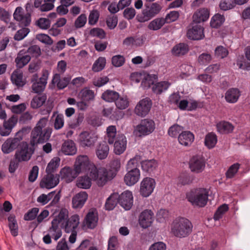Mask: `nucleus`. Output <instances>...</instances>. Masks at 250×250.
<instances>
[{
  "mask_svg": "<svg viewBox=\"0 0 250 250\" xmlns=\"http://www.w3.org/2000/svg\"><path fill=\"white\" fill-rule=\"evenodd\" d=\"M120 167L121 162L120 159H114L111 162L110 169H107L105 167H100L98 169L94 168L92 175H93L94 177H96V174L97 175H99L98 186L103 187L116 176Z\"/></svg>",
  "mask_w": 250,
  "mask_h": 250,
  "instance_id": "f257e3e1",
  "label": "nucleus"
},
{
  "mask_svg": "<svg viewBox=\"0 0 250 250\" xmlns=\"http://www.w3.org/2000/svg\"><path fill=\"white\" fill-rule=\"evenodd\" d=\"M190 221L185 217L175 218L171 224V232L175 237L182 238L189 236L192 231Z\"/></svg>",
  "mask_w": 250,
  "mask_h": 250,
  "instance_id": "f03ea898",
  "label": "nucleus"
},
{
  "mask_svg": "<svg viewBox=\"0 0 250 250\" xmlns=\"http://www.w3.org/2000/svg\"><path fill=\"white\" fill-rule=\"evenodd\" d=\"M74 168L78 175L81 173L85 172L88 170L89 177L98 185L99 175H97L96 174V177H94L93 175H92V174L94 168L96 169L98 168L93 164L90 162L89 158L86 155H80L78 156L75 162Z\"/></svg>",
  "mask_w": 250,
  "mask_h": 250,
  "instance_id": "7ed1b4c3",
  "label": "nucleus"
},
{
  "mask_svg": "<svg viewBox=\"0 0 250 250\" xmlns=\"http://www.w3.org/2000/svg\"><path fill=\"white\" fill-rule=\"evenodd\" d=\"M208 190L205 188H198L186 193V198L193 206L204 207L207 204Z\"/></svg>",
  "mask_w": 250,
  "mask_h": 250,
  "instance_id": "20e7f679",
  "label": "nucleus"
},
{
  "mask_svg": "<svg viewBox=\"0 0 250 250\" xmlns=\"http://www.w3.org/2000/svg\"><path fill=\"white\" fill-rule=\"evenodd\" d=\"M98 138L95 133L84 131L79 135L77 141L80 146L83 148H92L94 146Z\"/></svg>",
  "mask_w": 250,
  "mask_h": 250,
  "instance_id": "39448f33",
  "label": "nucleus"
},
{
  "mask_svg": "<svg viewBox=\"0 0 250 250\" xmlns=\"http://www.w3.org/2000/svg\"><path fill=\"white\" fill-rule=\"evenodd\" d=\"M155 128V124L153 121L147 119H144L136 126L134 133L139 137L146 136L151 133Z\"/></svg>",
  "mask_w": 250,
  "mask_h": 250,
  "instance_id": "423d86ee",
  "label": "nucleus"
},
{
  "mask_svg": "<svg viewBox=\"0 0 250 250\" xmlns=\"http://www.w3.org/2000/svg\"><path fill=\"white\" fill-rule=\"evenodd\" d=\"M51 133V130L48 128L41 130L34 129L31 133V143L33 145L44 143L49 140Z\"/></svg>",
  "mask_w": 250,
  "mask_h": 250,
  "instance_id": "0eeeda50",
  "label": "nucleus"
},
{
  "mask_svg": "<svg viewBox=\"0 0 250 250\" xmlns=\"http://www.w3.org/2000/svg\"><path fill=\"white\" fill-rule=\"evenodd\" d=\"M61 197V190L58 192L55 190L49 192L47 194H42L37 198V201L41 205L43 206L47 204L52 200L50 205L51 206H54L59 203Z\"/></svg>",
  "mask_w": 250,
  "mask_h": 250,
  "instance_id": "6e6552de",
  "label": "nucleus"
},
{
  "mask_svg": "<svg viewBox=\"0 0 250 250\" xmlns=\"http://www.w3.org/2000/svg\"><path fill=\"white\" fill-rule=\"evenodd\" d=\"M14 19L19 22L21 26H27L31 22V15L28 12H25L23 8L17 7L13 14Z\"/></svg>",
  "mask_w": 250,
  "mask_h": 250,
  "instance_id": "1a4fd4ad",
  "label": "nucleus"
},
{
  "mask_svg": "<svg viewBox=\"0 0 250 250\" xmlns=\"http://www.w3.org/2000/svg\"><path fill=\"white\" fill-rule=\"evenodd\" d=\"M145 8L143 11L144 20L141 21H147L155 15L158 14L161 11L162 7L157 2L152 3H146L145 4Z\"/></svg>",
  "mask_w": 250,
  "mask_h": 250,
  "instance_id": "9d476101",
  "label": "nucleus"
},
{
  "mask_svg": "<svg viewBox=\"0 0 250 250\" xmlns=\"http://www.w3.org/2000/svg\"><path fill=\"white\" fill-rule=\"evenodd\" d=\"M19 147L15 153L14 158L21 162L28 161L31 157L32 153L27 143L22 142Z\"/></svg>",
  "mask_w": 250,
  "mask_h": 250,
  "instance_id": "9b49d317",
  "label": "nucleus"
},
{
  "mask_svg": "<svg viewBox=\"0 0 250 250\" xmlns=\"http://www.w3.org/2000/svg\"><path fill=\"white\" fill-rule=\"evenodd\" d=\"M152 105L150 99L146 98L140 100L134 109L135 113L140 117L146 116L149 112Z\"/></svg>",
  "mask_w": 250,
  "mask_h": 250,
  "instance_id": "f8f14e48",
  "label": "nucleus"
},
{
  "mask_svg": "<svg viewBox=\"0 0 250 250\" xmlns=\"http://www.w3.org/2000/svg\"><path fill=\"white\" fill-rule=\"evenodd\" d=\"M156 186V182L154 179L146 177L141 183L140 193L145 197H148L153 191Z\"/></svg>",
  "mask_w": 250,
  "mask_h": 250,
  "instance_id": "ddd939ff",
  "label": "nucleus"
},
{
  "mask_svg": "<svg viewBox=\"0 0 250 250\" xmlns=\"http://www.w3.org/2000/svg\"><path fill=\"white\" fill-rule=\"evenodd\" d=\"M59 182V175L47 173L42 179L40 186L41 188L51 189L57 186Z\"/></svg>",
  "mask_w": 250,
  "mask_h": 250,
  "instance_id": "4468645a",
  "label": "nucleus"
},
{
  "mask_svg": "<svg viewBox=\"0 0 250 250\" xmlns=\"http://www.w3.org/2000/svg\"><path fill=\"white\" fill-rule=\"evenodd\" d=\"M154 219L153 212L151 210L145 209L139 216V224L142 228L146 229L151 226Z\"/></svg>",
  "mask_w": 250,
  "mask_h": 250,
  "instance_id": "2eb2a0df",
  "label": "nucleus"
},
{
  "mask_svg": "<svg viewBox=\"0 0 250 250\" xmlns=\"http://www.w3.org/2000/svg\"><path fill=\"white\" fill-rule=\"evenodd\" d=\"M49 74L48 70H43L42 71V77L39 79V81L32 84L31 88L33 92L39 94L44 91L47 83Z\"/></svg>",
  "mask_w": 250,
  "mask_h": 250,
  "instance_id": "dca6fc26",
  "label": "nucleus"
},
{
  "mask_svg": "<svg viewBox=\"0 0 250 250\" xmlns=\"http://www.w3.org/2000/svg\"><path fill=\"white\" fill-rule=\"evenodd\" d=\"M119 204L125 210H129L133 205V197L129 190H125L118 196Z\"/></svg>",
  "mask_w": 250,
  "mask_h": 250,
  "instance_id": "f3484780",
  "label": "nucleus"
},
{
  "mask_svg": "<svg viewBox=\"0 0 250 250\" xmlns=\"http://www.w3.org/2000/svg\"><path fill=\"white\" fill-rule=\"evenodd\" d=\"M205 167V161L200 156H193L189 161V168L191 171L200 173Z\"/></svg>",
  "mask_w": 250,
  "mask_h": 250,
  "instance_id": "a211bd4d",
  "label": "nucleus"
},
{
  "mask_svg": "<svg viewBox=\"0 0 250 250\" xmlns=\"http://www.w3.org/2000/svg\"><path fill=\"white\" fill-rule=\"evenodd\" d=\"M113 151L116 155L123 153L126 149L127 140L126 137L123 134H118L116 140L114 142Z\"/></svg>",
  "mask_w": 250,
  "mask_h": 250,
  "instance_id": "6ab92c4d",
  "label": "nucleus"
},
{
  "mask_svg": "<svg viewBox=\"0 0 250 250\" xmlns=\"http://www.w3.org/2000/svg\"><path fill=\"white\" fill-rule=\"evenodd\" d=\"M17 122L18 118L15 116H12L8 120L5 121L2 126L0 127V134L2 136H8Z\"/></svg>",
  "mask_w": 250,
  "mask_h": 250,
  "instance_id": "aec40b11",
  "label": "nucleus"
},
{
  "mask_svg": "<svg viewBox=\"0 0 250 250\" xmlns=\"http://www.w3.org/2000/svg\"><path fill=\"white\" fill-rule=\"evenodd\" d=\"M59 175L66 183H70L73 181L78 176V174L74 168L73 169L71 167L66 166L61 169Z\"/></svg>",
  "mask_w": 250,
  "mask_h": 250,
  "instance_id": "412c9836",
  "label": "nucleus"
},
{
  "mask_svg": "<svg viewBox=\"0 0 250 250\" xmlns=\"http://www.w3.org/2000/svg\"><path fill=\"white\" fill-rule=\"evenodd\" d=\"M124 177V182L128 186H131L137 183L140 178V171L139 169L127 170Z\"/></svg>",
  "mask_w": 250,
  "mask_h": 250,
  "instance_id": "4be33fe9",
  "label": "nucleus"
},
{
  "mask_svg": "<svg viewBox=\"0 0 250 250\" xmlns=\"http://www.w3.org/2000/svg\"><path fill=\"white\" fill-rule=\"evenodd\" d=\"M204 29L203 27L198 24L192 26L191 28L187 31V37L188 39L193 40H199L204 37Z\"/></svg>",
  "mask_w": 250,
  "mask_h": 250,
  "instance_id": "5701e85b",
  "label": "nucleus"
},
{
  "mask_svg": "<svg viewBox=\"0 0 250 250\" xmlns=\"http://www.w3.org/2000/svg\"><path fill=\"white\" fill-rule=\"evenodd\" d=\"M20 146L18 141L12 137L7 138L1 146V151L3 154H7L12 152Z\"/></svg>",
  "mask_w": 250,
  "mask_h": 250,
  "instance_id": "b1692460",
  "label": "nucleus"
},
{
  "mask_svg": "<svg viewBox=\"0 0 250 250\" xmlns=\"http://www.w3.org/2000/svg\"><path fill=\"white\" fill-rule=\"evenodd\" d=\"M88 198V194L85 191H81L76 194L72 200V207L74 208H82Z\"/></svg>",
  "mask_w": 250,
  "mask_h": 250,
  "instance_id": "393cba45",
  "label": "nucleus"
},
{
  "mask_svg": "<svg viewBox=\"0 0 250 250\" xmlns=\"http://www.w3.org/2000/svg\"><path fill=\"white\" fill-rule=\"evenodd\" d=\"M194 140V134L189 131H183L178 137L179 143L185 146H190Z\"/></svg>",
  "mask_w": 250,
  "mask_h": 250,
  "instance_id": "a878e982",
  "label": "nucleus"
},
{
  "mask_svg": "<svg viewBox=\"0 0 250 250\" xmlns=\"http://www.w3.org/2000/svg\"><path fill=\"white\" fill-rule=\"evenodd\" d=\"M79 215L75 214L72 216L65 222V225L64 226L65 231L66 233L76 231L75 229L79 224Z\"/></svg>",
  "mask_w": 250,
  "mask_h": 250,
  "instance_id": "bb28decb",
  "label": "nucleus"
},
{
  "mask_svg": "<svg viewBox=\"0 0 250 250\" xmlns=\"http://www.w3.org/2000/svg\"><path fill=\"white\" fill-rule=\"evenodd\" d=\"M98 220L97 213L93 211H89L84 218L83 226L88 229H94L97 225Z\"/></svg>",
  "mask_w": 250,
  "mask_h": 250,
  "instance_id": "cd10ccee",
  "label": "nucleus"
},
{
  "mask_svg": "<svg viewBox=\"0 0 250 250\" xmlns=\"http://www.w3.org/2000/svg\"><path fill=\"white\" fill-rule=\"evenodd\" d=\"M61 150L66 155H74L77 151L76 145L72 140L65 141L62 145Z\"/></svg>",
  "mask_w": 250,
  "mask_h": 250,
  "instance_id": "c85d7f7f",
  "label": "nucleus"
},
{
  "mask_svg": "<svg viewBox=\"0 0 250 250\" xmlns=\"http://www.w3.org/2000/svg\"><path fill=\"white\" fill-rule=\"evenodd\" d=\"M240 96V92L239 89L236 88H232L226 91L225 99L228 103L233 104L237 102Z\"/></svg>",
  "mask_w": 250,
  "mask_h": 250,
  "instance_id": "c756f323",
  "label": "nucleus"
},
{
  "mask_svg": "<svg viewBox=\"0 0 250 250\" xmlns=\"http://www.w3.org/2000/svg\"><path fill=\"white\" fill-rule=\"evenodd\" d=\"M209 16V12L207 8H200L197 10L193 15V21L196 23L207 21Z\"/></svg>",
  "mask_w": 250,
  "mask_h": 250,
  "instance_id": "7c9ffc66",
  "label": "nucleus"
},
{
  "mask_svg": "<svg viewBox=\"0 0 250 250\" xmlns=\"http://www.w3.org/2000/svg\"><path fill=\"white\" fill-rule=\"evenodd\" d=\"M189 51L188 44L180 43L175 45L171 50L172 54L175 56H182L186 55Z\"/></svg>",
  "mask_w": 250,
  "mask_h": 250,
  "instance_id": "2f4dec72",
  "label": "nucleus"
},
{
  "mask_svg": "<svg viewBox=\"0 0 250 250\" xmlns=\"http://www.w3.org/2000/svg\"><path fill=\"white\" fill-rule=\"evenodd\" d=\"M12 83L18 87H22L25 84L23 80L22 72L19 70H16L13 71L11 76Z\"/></svg>",
  "mask_w": 250,
  "mask_h": 250,
  "instance_id": "473e14b6",
  "label": "nucleus"
},
{
  "mask_svg": "<svg viewBox=\"0 0 250 250\" xmlns=\"http://www.w3.org/2000/svg\"><path fill=\"white\" fill-rule=\"evenodd\" d=\"M48 233L55 241H57L62 236V230L57 224L56 221H52L51 226L48 229Z\"/></svg>",
  "mask_w": 250,
  "mask_h": 250,
  "instance_id": "72a5a7b5",
  "label": "nucleus"
},
{
  "mask_svg": "<svg viewBox=\"0 0 250 250\" xmlns=\"http://www.w3.org/2000/svg\"><path fill=\"white\" fill-rule=\"evenodd\" d=\"M216 127L217 130L222 134L229 133L232 132L234 128L232 124L226 121L220 122L217 124Z\"/></svg>",
  "mask_w": 250,
  "mask_h": 250,
  "instance_id": "f704fd0d",
  "label": "nucleus"
},
{
  "mask_svg": "<svg viewBox=\"0 0 250 250\" xmlns=\"http://www.w3.org/2000/svg\"><path fill=\"white\" fill-rule=\"evenodd\" d=\"M141 167L143 171L151 173L158 167V163L154 159L145 160L141 162Z\"/></svg>",
  "mask_w": 250,
  "mask_h": 250,
  "instance_id": "c9c22d12",
  "label": "nucleus"
},
{
  "mask_svg": "<svg viewBox=\"0 0 250 250\" xmlns=\"http://www.w3.org/2000/svg\"><path fill=\"white\" fill-rule=\"evenodd\" d=\"M70 82L69 78L64 77L61 79V76L59 74H55L53 77L52 82L53 84H56L57 87L60 89L64 88L67 86Z\"/></svg>",
  "mask_w": 250,
  "mask_h": 250,
  "instance_id": "e433bc0d",
  "label": "nucleus"
},
{
  "mask_svg": "<svg viewBox=\"0 0 250 250\" xmlns=\"http://www.w3.org/2000/svg\"><path fill=\"white\" fill-rule=\"evenodd\" d=\"M167 81H162L156 83L152 87V91L157 95H160L166 91L170 85Z\"/></svg>",
  "mask_w": 250,
  "mask_h": 250,
  "instance_id": "4c0bfd02",
  "label": "nucleus"
},
{
  "mask_svg": "<svg viewBox=\"0 0 250 250\" xmlns=\"http://www.w3.org/2000/svg\"><path fill=\"white\" fill-rule=\"evenodd\" d=\"M109 146L105 143H101L97 147L96 155L99 159H104L109 153Z\"/></svg>",
  "mask_w": 250,
  "mask_h": 250,
  "instance_id": "58836bf2",
  "label": "nucleus"
},
{
  "mask_svg": "<svg viewBox=\"0 0 250 250\" xmlns=\"http://www.w3.org/2000/svg\"><path fill=\"white\" fill-rule=\"evenodd\" d=\"M47 97L45 95H39L34 96L30 103L31 107L37 109L41 107L45 102Z\"/></svg>",
  "mask_w": 250,
  "mask_h": 250,
  "instance_id": "ea45409f",
  "label": "nucleus"
},
{
  "mask_svg": "<svg viewBox=\"0 0 250 250\" xmlns=\"http://www.w3.org/2000/svg\"><path fill=\"white\" fill-rule=\"evenodd\" d=\"M106 139L107 142L109 144H113L116 140L117 136V128L115 125H109L108 126L106 130Z\"/></svg>",
  "mask_w": 250,
  "mask_h": 250,
  "instance_id": "a19ab883",
  "label": "nucleus"
},
{
  "mask_svg": "<svg viewBox=\"0 0 250 250\" xmlns=\"http://www.w3.org/2000/svg\"><path fill=\"white\" fill-rule=\"evenodd\" d=\"M91 180H93L89 176H81L78 178L76 185L79 188L88 189L91 186Z\"/></svg>",
  "mask_w": 250,
  "mask_h": 250,
  "instance_id": "79ce46f5",
  "label": "nucleus"
},
{
  "mask_svg": "<svg viewBox=\"0 0 250 250\" xmlns=\"http://www.w3.org/2000/svg\"><path fill=\"white\" fill-rule=\"evenodd\" d=\"M217 142L216 134L213 132L207 134L205 138V145L209 149L213 148Z\"/></svg>",
  "mask_w": 250,
  "mask_h": 250,
  "instance_id": "37998d69",
  "label": "nucleus"
},
{
  "mask_svg": "<svg viewBox=\"0 0 250 250\" xmlns=\"http://www.w3.org/2000/svg\"><path fill=\"white\" fill-rule=\"evenodd\" d=\"M118 201V195L116 193L111 194L106 200L105 208L106 210H112L116 206Z\"/></svg>",
  "mask_w": 250,
  "mask_h": 250,
  "instance_id": "c03bdc74",
  "label": "nucleus"
},
{
  "mask_svg": "<svg viewBox=\"0 0 250 250\" xmlns=\"http://www.w3.org/2000/svg\"><path fill=\"white\" fill-rule=\"evenodd\" d=\"M118 98H119V93L111 90H106L102 95V98L107 102H115Z\"/></svg>",
  "mask_w": 250,
  "mask_h": 250,
  "instance_id": "a18cd8bd",
  "label": "nucleus"
},
{
  "mask_svg": "<svg viewBox=\"0 0 250 250\" xmlns=\"http://www.w3.org/2000/svg\"><path fill=\"white\" fill-rule=\"evenodd\" d=\"M30 60L31 57L29 55H22L20 52L15 59V62L18 67L22 68L26 65Z\"/></svg>",
  "mask_w": 250,
  "mask_h": 250,
  "instance_id": "49530a36",
  "label": "nucleus"
},
{
  "mask_svg": "<svg viewBox=\"0 0 250 250\" xmlns=\"http://www.w3.org/2000/svg\"><path fill=\"white\" fill-rule=\"evenodd\" d=\"M115 103L116 107L121 110L126 108L129 104L128 99L126 96L122 97L120 96L119 95V98L116 99Z\"/></svg>",
  "mask_w": 250,
  "mask_h": 250,
  "instance_id": "de8ad7c7",
  "label": "nucleus"
},
{
  "mask_svg": "<svg viewBox=\"0 0 250 250\" xmlns=\"http://www.w3.org/2000/svg\"><path fill=\"white\" fill-rule=\"evenodd\" d=\"M165 23L164 18H156L149 23L148 28L150 30H157L160 29Z\"/></svg>",
  "mask_w": 250,
  "mask_h": 250,
  "instance_id": "09e8293b",
  "label": "nucleus"
},
{
  "mask_svg": "<svg viewBox=\"0 0 250 250\" xmlns=\"http://www.w3.org/2000/svg\"><path fill=\"white\" fill-rule=\"evenodd\" d=\"M8 221L9 222L8 226L12 235L14 236H17L18 234V227L15 216L10 215L8 218Z\"/></svg>",
  "mask_w": 250,
  "mask_h": 250,
  "instance_id": "8fccbe9b",
  "label": "nucleus"
},
{
  "mask_svg": "<svg viewBox=\"0 0 250 250\" xmlns=\"http://www.w3.org/2000/svg\"><path fill=\"white\" fill-rule=\"evenodd\" d=\"M68 211L65 208H62L60 211L58 215L53 220L56 221L57 224L59 225L60 223L62 224L68 220Z\"/></svg>",
  "mask_w": 250,
  "mask_h": 250,
  "instance_id": "3c124183",
  "label": "nucleus"
},
{
  "mask_svg": "<svg viewBox=\"0 0 250 250\" xmlns=\"http://www.w3.org/2000/svg\"><path fill=\"white\" fill-rule=\"evenodd\" d=\"M53 117H55L54 122L55 129L59 130L62 128L63 126L64 123L63 115L57 114V112H54L52 118Z\"/></svg>",
  "mask_w": 250,
  "mask_h": 250,
  "instance_id": "603ef678",
  "label": "nucleus"
},
{
  "mask_svg": "<svg viewBox=\"0 0 250 250\" xmlns=\"http://www.w3.org/2000/svg\"><path fill=\"white\" fill-rule=\"evenodd\" d=\"M60 163V159L59 157H54L48 164L46 168L47 173H52L59 166Z\"/></svg>",
  "mask_w": 250,
  "mask_h": 250,
  "instance_id": "864d4df0",
  "label": "nucleus"
},
{
  "mask_svg": "<svg viewBox=\"0 0 250 250\" xmlns=\"http://www.w3.org/2000/svg\"><path fill=\"white\" fill-rule=\"evenodd\" d=\"M193 178L188 173H182L178 178V184L181 185H186L191 184Z\"/></svg>",
  "mask_w": 250,
  "mask_h": 250,
  "instance_id": "5fc2aeb1",
  "label": "nucleus"
},
{
  "mask_svg": "<svg viewBox=\"0 0 250 250\" xmlns=\"http://www.w3.org/2000/svg\"><path fill=\"white\" fill-rule=\"evenodd\" d=\"M183 126L176 124L171 126L168 129L167 133L169 136L173 138H176L180 132H182Z\"/></svg>",
  "mask_w": 250,
  "mask_h": 250,
  "instance_id": "6e6d98bb",
  "label": "nucleus"
},
{
  "mask_svg": "<svg viewBox=\"0 0 250 250\" xmlns=\"http://www.w3.org/2000/svg\"><path fill=\"white\" fill-rule=\"evenodd\" d=\"M224 21L225 19L223 16L218 14H216L211 20L210 26L213 28H218L222 24Z\"/></svg>",
  "mask_w": 250,
  "mask_h": 250,
  "instance_id": "4d7b16f0",
  "label": "nucleus"
},
{
  "mask_svg": "<svg viewBox=\"0 0 250 250\" xmlns=\"http://www.w3.org/2000/svg\"><path fill=\"white\" fill-rule=\"evenodd\" d=\"M106 63L105 59L104 57H99L94 63L92 66V70L94 72L101 71L105 66Z\"/></svg>",
  "mask_w": 250,
  "mask_h": 250,
  "instance_id": "13d9d810",
  "label": "nucleus"
},
{
  "mask_svg": "<svg viewBox=\"0 0 250 250\" xmlns=\"http://www.w3.org/2000/svg\"><path fill=\"white\" fill-rule=\"evenodd\" d=\"M158 79V77L155 74H148L146 76L145 78L142 81V84L146 87H149L151 85H153L154 82Z\"/></svg>",
  "mask_w": 250,
  "mask_h": 250,
  "instance_id": "bf43d9fd",
  "label": "nucleus"
},
{
  "mask_svg": "<svg viewBox=\"0 0 250 250\" xmlns=\"http://www.w3.org/2000/svg\"><path fill=\"white\" fill-rule=\"evenodd\" d=\"M240 165L239 163H235L229 168L226 172V176L228 179H231L234 177L240 168Z\"/></svg>",
  "mask_w": 250,
  "mask_h": 250,
  "instance_id": "052dcab7",
  "label": "nucleus"
},
{
  "mask_svg": "<svg viewBox=\"0 0 250 250\" xmlns=\"http://www.w3.org/2000/svg\"><path fill=\"white\" fill-rule=\"evenodd\" d=\"M141 160V157L139 155H136L134 157L130 159L127 162L126 166L127 170L134 169H138L137 166Z\"/></svg>",
  "mask_w": 250,
  "mask_h": 250,
  "instance_id": "680f3d73",
  "label": "nucleus"
},
{
  "mask_svg": "<svg viewBox=\"0 0 250 250\" xmlns=\"http://www.w3.org/2000/svg\"><path fill=\"white\" fill-rule=\"evenodd\" d=\"M89 34L93 37H97L100 39H104L106 37V33L104 31L100 28H93L89 32Z\"/></svg>",
  "mask_w": 250,
  "mask_h": 250,
  "instance_id": "e2e57ef3",
  "label": "nucleus"
},
{
  "mask_svg": "<svg viewBox=\"0 0 250 250\" xmlns=\"http://www.w3.org/2000/svg\"><path fill=\"white\" fill-rule=\"evenodd\" d=\"M235 4L233 0H222L219 4L221 10L226 11L234 7Z\"/></svg>",
  "mask_w": 250,
  "mask_h": 250,
  "instance_id": "0e129e2a",
  "label": "nucleus"
},
{
  "mask_svg": "<svg viewBox=\"0 0 250 250\" xmlns=\"http://www.w3.org/2000/svg\"><path fill=\"white\" fill-rule=\"evenodd\" d=\"M100 14L98 10H92L88 17V23L90 25H95L98 21Z\"/></svg>",
  "mask_w": 250,
  "mask_h": 250,
  "instance_id": "69168bd1",
  "label": "nucleus"
},
{
  "mask_svg": "<svg viewBox=\"0 0 250 250\" xmlns=\"http://www.w3.org/2000/svg\"><path fill=\"white\" fill-rule=\"evenodd\" d=\"M229 209V207L227 205L223 204L220 206L214 215V219L215 220H218L222 218V215Z\"/></svg>",
  "mask_w": 250,
  "mask_h": 250,
  "instance_id": "338daca9",
  "label": "nucleus"
},
{
  "mask_svg": "<svg viewBox=\"0 0 250 250\" xmlns=\"http://www.w3.org/2000/svg\"><path fill=\"white\" fill-rule=\"evenodd\" d=\"M29 32V29L27 28H22L16 32L14 38L16 41L22 40L28 35Z\"/></svg>",
  "mask_w": 250,
  "mask_h": 250,
  "instance_id": "774afa93",
  "label": "nucleus"
}]
</instances>
